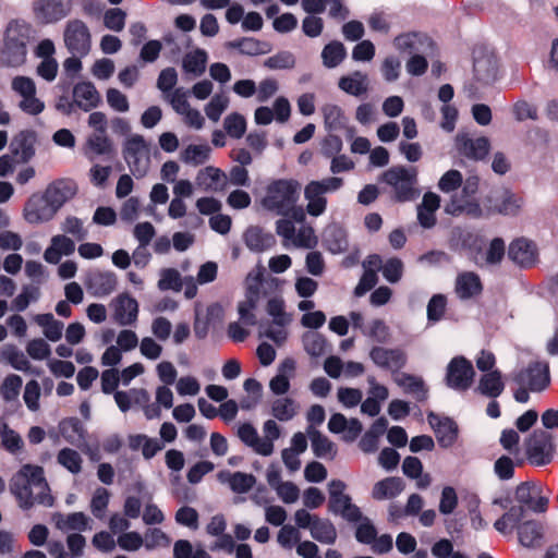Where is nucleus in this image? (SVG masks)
<instances>
[{
    "label": "nucleus",
    "mask_w": 558,
    "mask_h": 558,
    "mask_svg": "<svg viewBox=\"0 0 558 558\" xmlns=\"http://www.w3.org/2000/svg\"><path fill=\"white\" fill-rule=\"evenodd\" d=\"M555 452L553 435L543 429H536L526 440V456L529 461L537 466L551 462Z\"/></svg>",
    "instance_id": "obj_8"
},
{
    "label": "nucleus",
    "mask_w": 558,
    "mask_h": 558,
    "mask_svg": "<svg viewBox=\"0 0 558 558\" xmlns=\"http://www.w3.org/2000/svg\"><path fill=\"white\" fill-rule=\"evenodd\" d=\"M58 211L43 194H33L24 206V218L31 225L50 221Z\"/></svg>",
    "instance_id": "obj_14"
},
{
    "label": "nucleus",
    "mask_w": 558,
    "mask_h": 558,
    "mask_svg": "<svg viewBox=\"0 0 558 558\" xmlns=\"http://www.w3.org/2000/svg\"><path fill=\"white\" fill-rule=\"evenodd\" d=\"M207 61V52L202 48H196L185 53L182 59V69L184 73L192 74L194 77H199L206 71Z\"/></svg>",
    "instance_id": "obj_37"
},
{
    "label": "nucleus",
    "mask_w": 558,
    "mask_h": 558,
    "mask_svg": "<svg viewBox=\"0 0 558 558\" xmlns=\"http://www.w3.org/2000/svg\"><path fill=\"white\" fill-rule=\"evenodd\" d=\"M369 359L378 368L390 372L392 377L408 363V355L402 349L381 345L369 350Z\"/></svg>",
    "instance_id": "obj_10"
},
{
    "label": "nucleus",
    "mask_w": 558,
    "mask_h": 558,
    "mask_svg": "<svg viewBox=\"0 0 558 558\" xmlns=\"http://www.w3.org/2000/svg\"><path fill=\"white\" fill-rule=\"evenodd\" d=\"M343 180L338 177L310 181L304 187V198L307 202L306 213L312 217L322 216L327 209V193L338 191Z\"/></svg>",
    "instance_id": "obj_4"
},
{
    "label": "nucleus",
    "mask_w": 558,
    "mask_h": 558,
    "mask_svg": "<svg viewBox=\"0 0 558 558\" xmlns=\"http://www.w3.org/2000/svg\"><path fill=\"white\" fill-rule=\"evenodd\" d=\"M56 527L62 533H82L93 529V521L84 512L61 513L52 515Z\"/></svg>",
    "instance_id": "obj_21"
},
{
    "label": "nucleus",
    "mask_w": 558,
    "mask_h": 558,
    "mask_svg": "<svg viewBox=\"0 0 558 558\" xmlns=\"http://www.w3.org/2000/svg\"><path fill=\"white\" fill-rule=\"evenodd\" d=\"M34 487L25 484L19 478L15 480L11 486V492L16 497L19 505L22 509L28 510L34 505H39V497L41 496L40 492L35 493Z\"/></svg>",
    "instance_id": "obj_43"
},
{
    "label": "nucleus",
    "mask_w": 558,
    "mask_h": 558,
    "mask_svg": "<svg viewBox=\"0 0 558 558\" xmlns=\"http://www.w3.org/2000/svg\"><path fill=\"white\" fill-rule=\"evenodd\" d=\"M474 375L472 363L464 356H456L447 366L446 383L453 390L465 391L471 387Z\"/></svg>",
    "instance_id": "obj_11"
},
{
    "label": "nucleus",
    "mask_w": 558,
    "mask_h": 558,
    "mask_svg": "<svg viewBox=\"0 0 558 558\" xmlns=\"http://www.w3.org/2000/svg\"><path fill=\"white\" fill-rule=\"evenodd\" d=\"M347 57V49L341 41L332 40L322 50V60L327 69L337 68Z\"/></svg>",
    "instance_id": "obj_48"
},
{
    "label": "nucleus",
    "mask_w": 558,
    "mask_h": 558,
    "mask_svg": "<svg viewBox=\"0 0 558 558\" xmlns=\"http://www.w3.org/2000/svg\"><path fill=\"white\" fill-rule=\"evenodd\" d=\"M210 154L208 145H189L182 153L181 159L189 165L198 166L204 163Z\"/></svg>",
    "instance_id": "obj_59"
},
{
    "label": "nucleus",
    "mask_w": 558,
    "mask_h": 558,
    "mask_svg": "<svg viewBox=\"0 0 558 558\" xmlns=\"http://www.w3.org/2000/svg\"><path fill=\"white\" fill-rule=\"evenodd\" d=\"M392 379L404 393L412 395L417 401L427 399L428 389L421 377L399 372Z\"/></svg>",
    "instance_id": "obj_33"
},
{
    "label": "nucleus",
    "mask_w": 558,
    "mask_h": 558,
    "mask_svg": "<svg viewBox=\"0 0 558 558\" xmlns=\"http://www.w3.org/2000/svg\"><path fill=\"white\" fill-rule=\"evenodd\" d=\"M541 489H545V486L538 482H523L519 484L515 488V500L520 504L519 506H526L527 508H530L535 494H538Z\"/></svg>",
    "instance_id": "obj_55"
},
{
    "label": "nucleus",
    "mask_w": 558,
    "mask_h": 558,
    "mask_svg": "<svg viewBox=\"0 0 558 558\" xmlns=\"http://www.w3.org/2000/svg\"><path fill=\"white\" fill-rule=\"evenodd\" d=\"M311 536L322 543L327 545H332L337 541V530L332 522L328 519L318 518L310 532Z\"/></svg>",
    "instance_id": "obj_47"
},
{
    "label": "nucleus",
    "mask_w": 558,
    "mask_h": 558,
    "mask_svg": "<svg viewBox=\"0 0 558 558\" xmlns=\"http://www.w3.org/2000/svg\"><path fill=\"white\" fill-rule=\"evenodd\" d=\"M296 413L298 407L291 398H278L272 402L271 414L280 422L291 421Z\"/></svg>",
    "instance_id": "obj_53"
},
{
    "label": "nucleus",
    "mask_w": 558,
    "mask_h": 558,
    "mask_svg": "<svg viewBox=\"0 0 558 558\" xmlns=\"http://www.w3.org/2000/svg\"><path fill=\"white\" fill-rule=\"evenodd\" d=\"M347 485L341 480H332L328 484V510L345 521H355L361 518V509L352 502V498L344 494Z\"/></svg>",
    "instance_id": "obj_7"
},
{
    "label": "nucleus",
    "mask_w": 558,
    "mask_h": 558,
    "mask_svg": "<svg viewBox=\"0 0 558 558\" xmlns=\"http://www.w3.org/2000/svg\"><path fill=\"white\" fill-rule=\"evenodd\" d=\"M123 158L136 179L147 174L150 167V150L142 135L133 134L125 141Z\"/></svg>",
    "instance_id": "obj_5"
},
{
    "label": "nucleus",
    "mask_w": 558,
    "mask_h": 558,
    "mask_svg": "<svg viewBox=\"0 0 558 558\" xmlns=\"http://www.w3.org/2000/svg\"><path fill=\"white\" fill-rule=\"evenodd\" d=\"M160 278L158 280V289L160 291H175L179 292L183 287V279L180 272L174 268H165L160 270Z\"/></svg>",
    "instance_id": "obj_58"
},
{
    "label": "nucleus",
    "mask_w": 558,
    "mask_h": 558,
    "mask_svg": "<svg viewBox=\"0 0 558 558\" xmlns=\"http://www.w3.org/2000/svg\"><path fill=\"white\" fill-rule=\"evenodd\" d=\"M304 350L311 356L317 357L326 352L327 341L325 337L315 331H307L302 338Z\"/></svg>",
    "instance_id": "obj_57"
},
{
    "label": "nucleus",
    "mask_w": 558,
    "mask_h": 558,
    "mask_svg": "<svg viewBox=\"0 0 558 558\" xmlns=\"http://www.w3.org/2000/svg\"><path fill=\"white\" fill-rule=\"evenodd\" d=\"M75 252V242L66 234H57L51 238L50 245L44 253V259L49 264H58L62 256L72 255Z\"/></svg>",
    "instance_id": "obj_29"
},
{
    "label": "nucleus",
    "mask_w": 558,
    "mask_h": 558,
    "mask_svg": "<svg viewBox=\"0 0 558 558\" xmlns=\"http://www.w3.org/2000/svg\"><path fill=\"white\" fill-rule=\"evenodd\" d=\"M404 489V482L401 477H386L375 483L372 489V497L375 500H385L397 497Z\"/></svg>",
    "instance_id": "obj_36"
},
{
    "label": "nucleus",
    "mask_w": 558,
    "mask_h": 558,
    "mask_svg": "<svg viewBox=\"0 0 558 558\" xmlns=\"http://www.w3.org/2000/svg\"><path fill=\"white\" fill-rule=\"evenodd\" d=\"M37 134L32 130L19 132L10 143V151L22 162L29 161L35 155Z\"/></svg>",
    "instance_id": "obj_25"
},
{
    "label": "nucleus",
    "mask_w": 558,
    "mask_h": 558,
    "mask_svg": "<svg viewBox=\"0 0 558 558\" xmlns=\"http://www.w3.org/2000/svg\"><path fill=\"white\" fill-rule=\"evenodd\" d=\"M39 299V287L34 284H25L22 287L21 293L13 299L11 308L15 312H24L31 303L37 302Z\"/></svg>",
    "instance_id": "obj_49"
},
{
    "label": "nucleus",
    "mask_w": 558,
    "mask_h": 558,
    "mask_svg": "<svg viewBox=\"0 0 558 558\" xmlns=\"http://www.w3.org/2000/svg\"><path fill=\"white\" fill-rule=\"evenodd\" d=\"M34 38L33 26L24 20H12L5 26L0 43V65L20 68L26 62L28 44Z\"/></svg>",
    "instance_id": "obj_1"
},
{
    "label": "nucleus",
    "mask_w": 558,
    "mask_h": 558,
    "mask_svg": "<svg viewBox=\"0 0 558 558\" xmlns=\"http://www.w3.org/2000/svg\"><path fill=\"white\" fill-rule=\"evenodd\" d=\"M112 151V143L106 133H93L86 142V156L94 160L99 156L110 155Z\"/></svg>",
    "instance_id": "obj_44"
},
{
    "label": "nucleus",
    "mask_w": 558,
    "mask_h": 558,
    "mask_svg": "<svg viewBox=\"0 0 558 558\" xmlns=\"http://www.w3.org/2000/svg\"><path fill=\"white\" fill-rule=\"evenodd\" d=\"M444 211L452 217L466 215L471 218H481L483 215L480 203L474 197L465 196L462 192L451 196L450 201L446 203Z\"/></svg>",
    "instance_id": "obj_20"
},
{
    "label": "nucleus",
    "mask_w": 558,
    "mask_h": 558,
    "mask_svg": "<svg viewBox=\"0 0 558 558\" xmlns=\"http://www.w3.org/2000/svg\"><path fill=\"white\" fill-rule=\"evenodd\" d=\"M392 45L400 53L410 56L436 51L434 40L426 33L420 31L403 32L397 35Z\"/></svg>",
    "instance_id": "obj_9"
},
{
    "label": "nucleus",
    "mask_w": 558,
    "mask_h": 558,
    "mask_svg": "<svg viewBox=\"0 0 558 558\" xmlns=\"http://www.w3.org/2000/svg\"><path fill=\"white\" fill-rule=\"evenodd\" d=\"M349 523L356 524L355 538L359 543L364 545H371L377 536V530L373 524L372 520L361 512V518L355 521H348Z\"/></svg>",
    "instance_id": "obj_52"
},
{
    "label": "nucleus",
    "mask_w": 558,
    "mask_h": 558,
    "mask_svg": "<svg viewBox=\"0 0 558 558\" xmlns=\"http://www.w3.org/2000/svg\"><path fill=\"white\" fill-rule=\"evenodd\" d=\"M508 257L519 267L530 268L537 262V247L534 242L520 238L510 243Z\"/></svg>",
    "instance_id": "obj_17"
},
{
    "label": "nucleus",
    "mask_w": 558,
    "mask_h": 558,
    "mask_svg": "<svg viewBox=\"0 0 558 558\" xmlns=\"http://www.w3.org/2000/svg\"><path fill=\"white\" fill-rule=\"evenodd\" d=\"M306 435L311 440V447L315 457L330 460L336 457V445L316 427L307 426Z\"/></svg>",
    "instance_id": "obj_32"
},
{
    "label": "nucleus",
    "mask_w": 558,
    "mask_h": 558,
    "mask_svg": "<svg viewBox=\"0 0 558 558\" xmlns=\"http://www.w3.org/2000/svg\"><path fill=\"white\" fill-rule=\"evenodd\" d=\"M322 113L326 130L329 132L345 130L348 138L354 137L355 129L353 126H348V118L340 106L335 104H325L322 107Z\"/></svg>",
    "instance_id": "obj_23"
},
{
    "label": "nucleus",
    "mask_w": 558,
    "mask_h": 558,
    "mask_svg": "<svg viewBox=\"0 0 558 558\" xmlns=\"http://www.w3.org/2000/svg\"><path fill=\"white\" fill-rule=\"evenodd\" d=\"M454 147L461 157L480 161L488 155L490 143L485 136L472 137L468 133H458Z\"/></svg>",
    "instance_id": "obj_13"
},
{
    "label": "nucleus",
    "mask_w": 558,
    "mask_h": 558,
    "mask_svg": "<svg viewBox=\"0 0 558 558\" xmlns=\"http://www.w3.org/2000/svg\"><path fill=\"white\" fill-rule=\"evenodd\" d=\"M0 361L20 372L31 369L28 357L15 344L7 343L1 348Z\"/></svg>",
    "instance_id": "obj_41"
},
{
    "label": "nucleus",
    "mask_w": 558,
    "mask_h": 558,
    "mask_svg": "<svg viewBox=\"0 0 558 558\" xmlns=\"http://www.w3.org/2000/svg\"><path fill=\"white\" fill-rule=\"evenodd\" d=\"M483 290L480 276L473 271L460 274L456 280V293L461 300H469L478 295Z\"/></svg>",
    "instance_id": "obj_34"
},
{
    "label": "nucleus",
    "mask_w": 558,
    "mask_h": 558,
    "mask_svg": "<svg viewBox=\"0 0 558 558\" xmlns=\"http://www.w3.org/2000/svg\"><path fill=\"white\" fill-rule=\"evenodd\" d=\"M76 184L69 179H60L50 183L45 190L46 198L58 211L68 201L76 194Z\"/></svg>",
    "instance_id": "obj_24"
},
{
    "label": "nucleus",
    "mask_w": 558,
    "mask_h": 558,
    "mask_svg": "<svg viewBox=\"0 0 558 558\" xmlns=\"http://www.w3.org/2000/svg\"><path fill=\"white\" fill-rule=\"evenodd\" d=\"M72 97L77 109L90 112L101 104V96L92 82H78L73 86Z\"/></svg>",
    "instance_id": "obj_22"
},
{
    "label": "nucleus",
    "mask_w": 558,
    "mask_h": 558,
    "mask_svg": "<svg viewBox=\"0 0 558 558\" xmlns=\"http://www.w3.org/2000/svg\"><path fill=\"white\" fill-rule=\"evenodd\" d=\"M514 380L532 391H541L549 384L548 365L541 362L531 363L515 375Z\"/></svg>",
    "instance_id": "obj_15"
},
{
    "label": "nucleus",
    "mask_w": 558,
    "mask_h": 558,
    "mask_svg": "<svg viewBox=\"0 0 558 558\" xmlns=\"http://www.w3.org/2000/svg\"><path fill=\"white\" fill-rule=\"evenodd\" d=\"M33 319L43 329L47 340L57 342L62 338L64 325L57 320L51 313L36 314Z\"/></svg>",
    "instance_id": "obj_39"
},
{
    "label": "nucleus",
    "mask_w": 558,
    "mask_h": 558,
    "mask_svg": "<svg viewBox=\"0 0 558 558\" xmlns=\"http://www.w3.org/2000/svg\"><path fill=\"white\" fill-rule=\"evenodd\" d=\"M113 318L120 326H131L137 322L138 303L128 293H121L111 302Z\"/></svg>",
    "instance_id": "obj_18"
},
{
    "label": "nucleus",
    "mask_w": 558,
    "mask_h": 558,
    "mask_svg": "<svg viewBox=\"0 0 558 558\" xmlns=\"http://www.w3.org/2000/svg\"><path fill=\"white\" fill-rule=\"evenodd\" d=\"M244 243L253 252H264L275 244V238L258 227H250L244 233Z\"/></svg>",
    "instance_id": "obj_42"
},
{
    "label": "nucleus",
    "mask_w": 558,
    "mask_h": 558,
    "mask_svg": "<svg viewBox=\"0 0 558 558\" xmlns=\"http://www.w3.org/2000/svg\"><path fill=\"white\" fill-rule=\"evenodd\" d=\"M323 240L327 248L333 254L344 251L348 245L344 230L336 223L329 225L324 230Z\"/></svg>",
    "instance_id": "obj_46"
},
{
    "label": "nucleus",
    "mask_w": 558,
    "mask_h": 558,
    "mask_svg": "<svg viewBox=\"0 0 558 558\" xmlns=\"http://www.w3.org/2000/svg\"><path fill=\"white\" fill-rule=\"evenodd\" d=\"M427 421L433 428L440 447L449 448L456 442L458 437V426L451 418L441 417L434 412H429Z\"/></svg>",
    "instance_id": "obj_19"
},
{
    "label": "nucleus",
    "mask_w": 558,
    "mask_h": 558,
    "mask_svg": "<svg viewBox=\"0 0 558 558\" xmlns=\"http://www.w3.org/2000/svg\"><path fill=\"white\" fill-rule=\"evenodd\" d=\"M217 480L221 484H228L230 489L236 494H245L256 484V477L253 474L240 471L232 473L228 470H222L218 472Z\"/></svg>",
    "instance_id": "obj_30"
},
{
    "label": "nucleus",
    "mask_w": 558,
    "mask_h": 558,
    "mask_svg": "<svg viewBox=\"0 0 558 558\" xmlns=\"http://www.w3.org/2000/svg\"><path fill=\"white\" fill-rule=\"evenodd\" d=\"M61 433L64 439L71 445L80 446V440L85 438V429L77 418H71L61 424Z\"/></svg>",
    "instance_id": "obj_60"
},
{
    "label": "nucleus",
    "mask_w": 558,
    "mask_h": 558,
    "mask_svg": "<svg viewBox=\"0 0 558 558\" xmlns=\"http://www.w3.org/2000/svg\"><path fill=\"white\" fill-rule=\"evenodd\" d=\"M295 65V57L292 52L282 50L267 58L264 66L269 70H290Z\"/></svg>",
    "instance_id": "obj_63"
},
{
    "label": "nucleus",
    "mask_w": 558,
    "mask_h": 558,
    "mask_svg": "<svg viewBox=\"0 0 558 558\" xmlns=\"http://www.w3.org/2000/svg\"><path fill=\"white\" fill-rule=\"evenodd\" d=\"M263 430L265 438H262L259 454L268 457L274 451V441L280 437V428L274 420L264 423Z\"/></svg>",
    "instance_id": "obj_56"
},
{
    "label": "nucleus",
    "mask_w": 558,
    "mask_h": 558,
    "mask_svg": "<svg viewBox=\"0 0 558 558\" xmlns=\"http://www.w3.org/2000/svg\"><path fill=\"white\" fill-rule=\"evenodd\" d=\"M317 242L314 229L308 223H303L298 231L295 230L291 244L295 247L313 248L317 245Z\"/></svg>",
    "instance_id": "obj_64"
},
{
    "label": "nucleus",
    "mask_w": 558,
    "mask_h": 558,
    "mask_svg": "<svg viewBox=\"0 0 558 558\" xmlns=\"http://www.w3.org/2000/svg\"><path fill=\"white\" fill-rule=\"evenodd\" d=\"M64 234L72 235L76 241H84L88 238V230L84 227L82 219L75 216H68L60 226Z\"/></svg>",
    "instance_id": "obj_62"
},
{
    "label": "nucleus",
    "mask_w": 558,
    "mask_h": 558,
    "mask_svg": "<svg viewBox=\"0 0 558 558\" xmlns=\"http://www.w3.org/2000/svg\"><path fill=\"white\" fill-rule=\"evenodd\" d=\"M227 48L236 49L240 53L251 57L266 54L272 50V46L269 43L253 37H243L228 41Z\"/></svg>",
    "instance_id": "obj_35"
},
{
    "label": "nucleus",
    "mask_w": 558,
    "mask_h": 558,
    "mask_svg": "<svg viewBox=\"0 0 558 558\" xmlns=\"http://www.w3.org/2000/svg\"><path fill=\"white\" fill-rule=\"evenodd\" d=\"M110 500V493L105 487H98L95 489L90 500V511L93 515L99 520H102L106 515Z\"/></svg>",
    "instance_id": "obj_61"
},
{
    "label": "nucleus",
    "mask_w": 558,
    "mask_h": 558,
    "mask_svg": "<svg viewBox=\"0 0 558 558\" xmlns=\"http://www.w3.org/2000/svg\"><path fill=\"white\" fill-rule=\"evenodd\" d=\"M301 193V184L294 179L271 181L265 191L262 205L268 211L279 216H288L296 205Z\"/></svg>",
    "instance_id": "obj_2"
},
{
    "label": "nucleus",
    "mask_w": 558,
    "mask_h": 558,
    "mask_svg": "<svg viewBox=\"0 0 558 558\" xmlns=\"http://www.w3.org/2000/svg\"><path fill=\"white\" fill-rule=\"evenodd\" d=\"M525 513L524 507L511 506L495 523L494 527L501 534H509L519 526Z\"/></svg>",
    "instance_id": "obj_45"
},
{
    "label": "nucleus",
    "mask_w": 558,
    "mask_h": 558,
    "mask_svg": "<svg viewBox=\"0 0 558 558\" xmlns=\"http://www.w3.org/2000/svg\"><path fill=\"white\" fill-rule=\"evenodd\" d=\"M72 11V0H35L33 12L43 24H54L65 19Z\"/></svg>",
    "instance_id": "obj_12"
},
{
    "label": "nucleus",
    "mask_w": 558,
    "mask_h": 558,
    "mask_svg": "<svg viewBox=\"0 0 558 558\" xmlns=\"http://www.w3.org/2000/svg\"><path fill=\"white\" fill-rule=\"evenodd\" d=\"M85 284L94 296H107L117 288V276L111 271H96L87 277Z\"/></svg>",
    "instance_id": "obj_27"
},
{
    "label": "nucleus",
    "mask_w": 558,
    "mask_h": 558,
    "mask_svg": "<svg viewBox=\"0 0 558 558\" xmlns=\"http://www.w3.org/2000/svg\"><path fill=\"white\" fill-rule=\"evenodd\" d=\"M195 183L206 192L223 191L227 187V174L219 168L208 166L197 172Z\"/></svg>",
    "instance_id": "obj_28"
},
{
    "label": "nucleus",
    "mask_w": 558,
    "mask_h": 558,
    "mask_svg": "<svg viewBox=\"0 0 558 558\" xmlns=\"http://www.w3.org/2000/svg\"><path fill=\"white\" fill-rule=\"evenodd\" d=\"M0 437L3 448L9 453L16 456L22 451L24 447L23 438L5 423L0 428Z\"/></svg>",
    "instance_id": "obj_54"
},
{
    "label": "nucleus",
    "mask_w": 558,
    "mask_h": 558,
    "mask_svg": "<svg viewBox=\"0 0 558 558\" xmlns=\"http://www.w3.org/2000/svg\"><path fill=\"white\" fill-rule=\"evenodd\" d=\"M518 535L524 547L535 546L542 537V526L535 521H525L518 526Z\"/></svg>",
    "instance_id": "obj_51"
},
{
    "label": "nucleus",
    "mask_w": 558,
    "mask_h": 558,
    "mask_svg": "<svg viewBox=\"0 0 558 558\" xmlns=\"http://www.w3.org/2000/svg\"><path fill=\"white\" fill-rule=\"evenodd\" d=\"M258 299V290L250 287L246 291L245 299L238 304L239 319L242 324L246 326L256 325L254 310L257 307Z\"/></svg>",
    "instance_id": "obj_40"
},
{
    "label": "nucleus",
    "mask_w": 558,
    "mask_h": 558,
    "mask_svg": "<svg viewBox=\"0 0 558 558\" xmlns=\"http://www.w3.org/2000/svg\"><path fill=\"white\" fill-rule=\"evenodd\" d=\"M505 389V384L501 379V374L498 371H490L484 374L476 387V390L487 398L496 399Z\"/></svg>",
    "instance_id": "obj_38"
},
{
    "label": "nucleus",
    "mask_w": 558,
    "mask_h": 558,
    "mask_svg": "<svg viewBox=\"0 0 558 558\" xmlns=\"http://www.w3.org/2000/svg\"><path fill=\"white\" fill-rule=\"evenodd\" d=\"M63 43L71 56L86 57L92 50V33L80 19L69 20L63 29Z\"/></svg>",
    "instance_id": "obj_6"
},
{
    "label": "nucleus",
    "mask_w": 558,
    "mask_h": 558,
    "mask_svg": "<svg viewBox=\"0 0 558 558\" xmlns=\"http://www.w3.org/2000/svg\"><path fill=\"white\" fill-rule=\"evenodd\" d=\"M417 174L415 167L393 166L384 171L379 180L391 189L395 202L408 203L420 196Z\"/></svg>",
    "instance_id": "obj_3"
},
{
    "label": "nucleus",
    "mask_w": 558,
    "mask_h": 558,
    "mask_svg": "<svg viewBox=\"0 0 558 558\" xmlns=\"http://www.w3.org/2000/svg\"><path fill=\"white\" fill-rule=\"evenodd\" d=\"M328 429L332 434L343 433L342 439L352 442L362 433L363 426L357 418L348 420L343 414L335 413L329 418Z\"/></svg>",
    "instance_id": "obj_26"
},
{
    "label": "nucleus",
    "mask_w": 558,
    "mask_h": 558,
    "mask_svg": "<svg viewBox=\"0 0 558 558\" xmlns=\"http://www.w3.org/2000/svg\"><path fill=\"white\" fill-rule=\"evenodd\" d=\"M57 462L71 474L76 475L82 472L83 459L72 448H62L57 454Z\"/></svg>",
    "instance_id": "obj_50"
},
{
    "label": "nucleus",
    "mask_w": 558,
    "mask_h": 558,
    "mask_svg": "<svg viewBox=\"0 0 558 558\" xmlns=\"http://www.w3.org/2000/svg\"><path fill=\"white\" fill-rule=\"evenodd\" d=\"M338 87L350 96H354L356 98L362 97L368 92V75L362 71H353L352 73L339 78Z\"/></svg>",
    "instance_id": "obj_31"
},
{
    "label": "nucleus",
    "mask_w": 558,
    "mask_h": 558,
    "mask_svg": "<svg viewBox=\"0 0 558 558\" xmlns=\"http://www.w3.org/2000/svg\"><path fill=\"white\" fill-rule=\"evenodd\" d=\"M21 481L25 484L38 489L41 496L39 505L51 507L53 505V497L50 495V488L44 476V469L38 465H24L20 471Z\"/></svg>",
    "instance_id": "obj_16"
}]
</instances>
